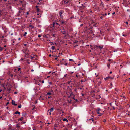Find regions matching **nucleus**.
Returning <instances> with one entry per match:
<instances>
[{
  "label": "nucleus",
  "instance_id": "obj_36",
  "mask_svg": "<svg viewBox=\"0 0 130 130\" xmlns=\"http://www.w3.org/2000/svg\"><path fill=\"white\" fill-rule=\"evenodd\" d=\"M23 118V117H22L21 118H20L19 119H18V120L22 121Z\"/></svg>",
  "mask_w": 130,
  "mask_h": 130
},
{
  "label": "nucleus",
  "instance_id": "obj_28",
  "mask_svg": "<svg viewBox=\"0 0 130 130\" xmlns=\"http://www.w3.org/2000/svg\"><path fill=\"white\" fill-rule=\"evenodd\" d=\"M57 36V35L56 34H53L52 35V36H53V37H55Z\"/></svg>",
  "mask_w": 130,
  "mask_h": 130
},
{
  "label": "nucleus",
  "instance_id": "obj_64",
  "mask_svg": "<svg viewBox=\"0 0 130 130\" xmlns=\"http://www.w3.org/2000/svg\"><path fill=\"white\" fill-rule=\"evenodd\" d=\"M38 37H41V36L40 35H38Z\"/></svg>",
  "mask_w": 130,
  "mask_h": 130
},
{
  "label": "nucleus",
  "instance_id": "obj_41",
  "mask_svg": "<svg viewBox=\"0 0 130 130\" xmlns=\"http://www.w3.org/2000/svg\"><path fill=\"white\" fill-rule=\"evenodd\" d=\"M55 47L54 46H53L51 47V49L52 50H54L55 49Z\"/></svg>",
  "mask_w": 130,
  "mask_h": 130
},
{
  "label": "nucleus",
  "instance_id": "obj_17",
  "mask_svg": "<svg viewBox=\"0 0 130 130\" xmlns=\"http://www.w3.org/2000/svg\"><path fill=\"white\" fill-rule=\"evenodd\" d=\"M29 54V53H25V57H26V58H28V55Z\"/></svg>",
  "mask_w": 130,
  "mask_h": 130
},
{
  "label": "nucleus",
  "instance_id": "obj_2",
  "mask_svg": "<svg viewBox=\"0 0 130 130\" xmlns=\"http://www.w3.org/2000/svg\"><path fill=\"white\" fill-rule=\"evenodd\" d=\"M11 41L13 45H17L19 43V42H18L15 39H12Z\"/></svg>",
  "mask_w": 130,
  "mask_h": 130
},
{
  "label": "nucleus",
  "instance_id": "obj_9",
  "mask_svg": "<svg viewBox=\"0 0 130 130\" xmlns=\"http://www.w3.org/2000/svg\"><path fill=\"white\" fill-rule=\"evenodd\" d=\"M11 86L10 85L8 86L7 89V91L9 92H10L11 90Z\"/></svg>",
  "mask_w": 130,
  "mask_h": 130
},
{
  "label": "nucleus",
  "instance_id": "obj_7",
  "mask_svg": "<svg viewBox=\"0 0 130 130\" xmlns=\"http://www.w3.org/2000/svg\"><path fill=\"white\" fill-rule=\"evenodd\" d=\"M24 3V1H21L20 0H19V1H17L16 2V3L17 4H21L22 3Z\"/></svg>",
  "mask_w": 130,
  "mask_h": 130
},
{
  "label": "nucleus",
  "instance_id": "obj_4",
  "mask_svg": "<svg viewBox=\"0 0 130 130\" xmlns=\"http://www.w3.org/2000/svg\"><path fill=\"white\" fill-rule=\"evenodd\" d=\"M70 1V0H63L62 2L63 3H64L65 4H69Z\"/></svg>",
  "mask_w": 130,
  "mask_h": 130
},
{
  "label": "nucleus",
  "instance_id": "obj_35",
  "mask_svg": "<svg viewBox=\"0 0 130 130\" xmlns=\"http://www.w3.org/2000/svg\"><path fill=\"white\" fill-rule=\"evenodd\" d=\"M101 110V109L99 108H98L96 110L97 112H99V111Z\"/></svg>",
  "mask_w": 130,
  "mask_h": 130
},
{
  "label": "nucleus",
  "instance_id": "obj_40",
  "mask_svg": "<svg viewBox=\"0 0 130 130\" xmlns=\"http://www.w3.org/2000/svg\"><path fill=\"white\" fill-rule=\"evenodd\" d=\"M107 66L108 67L109 69L110 68V64H108L107 65Z\"/></svg>",
  "mask_w": 130,
  "mask_h": 130
},
{
  "label": "nucleus",
  "instance_id": "obj_27",
  "mask_svg": "<svg viewBox=\"0 0 130 130\" xmlns=\"http://www.w3.org/2000/svg\"><path fill=\"white\" fill-rule=\"evenodd\" d=\"M97 113L99 114V116H101L103 115L102 113H100L99 112H98Z\"/></svg>",
  "mask_w": 130,
  "mask_h": 130
},
{
  "label": "nucleus",
  "instance_id": "obj_58",
  "mask_svg": "<svg viewBox=\"0 0 130 130\" xmlns=\"http://www.w3.org/2000/svg\"><path fill=\"white\" fill-rule=\"evenodd\" d=\"M111 60H111V59H108V61H111Z\"/></svg>",
  "mask_w": 130,
  "mask_h": 130
},
{
  "label": "nucleus",
  "instance_id": "obj_56",
  "mask_svg": "<svg viewBox=\"0 0 130 130\" xmlns=\"http://www.w3.org/2000/svg\"><path fill=\"white\" fill-rule=\"evenodd\" d=\"M76 91H77V89L76 88H75V89H74V91H75V92H76Z\"/></svg>",
  "mask_w": 130,
  "mask_h": 130
},
{
  "label": "nucleus",
  "instance_id": "obj_18",
  "mask_svg": "<svg viewBox=\"0 0 130 130\" xmlns=\"http://www.w3.org/2000/svg\"><path fill=\"white\" fill-rule=\"evenodd\" d=\"M54 108H51V109H49L48 110V112L50 111V112H52L54 110Z\"/></svg>",
  "mask_w": 130,
  "mask_h": 130
},
{
  "label": "nucleus",
  "instance_id": "obj_8",
  "mask_svg": "<svg viewBox=\"0 0 130 130\" xmlns=\"http://www.w3.org/2000/svg\"><path fill=\"white\" fill-rule=\"evenodd\" d=\"M53 24L54 27H56L57 25H59V26L60 25L59 23L56 22H53Z\"/></svg>",
  "mask_w": 130,
  "mask_h": 130
},
{
  "label": "nucleus",
  "instance_id": "obj_61",
  "mask_svg": "<svg viewBox=\"0 0 130 130\" xmlns=\"http://www.w3.org/2000/svg\"><path fill=\"white\" fill-rule=\"evenodd\" d=\"M26 14L27 15H28L29 14V13L28 12H27Z\"/></svg>",
  "mask_w": 130,
  "mask_h": 130
},
{
  "label": "nucleus",
  "instance_id": "obj_47",
  "mask_svg": "<svg viewBox=\"0 0 130 130\" xmlns=\"http://www.w3.org/2000/svg\"><path fill=\"white\" fill-rule=\"evenodd\" d=\"M75 102H78V100L77 99H75Z\"/></svg>",
  "mask_w": 130,
  "mask_h": 130
},
{
  "label": "nucleus",
  "instance_id": "obj_63",
  "mask_svg": "<svg viewBox=\"0 0 130 130\" xmlns=\"http://www.w3.org/2000/svg\"><path fill=\"white\" fill-rule=\"evenodd\" d=\"M51 92H52V93H53V90H51Z\"/></svg>",
  "mask_w": 130,
  "mask_h": 130
},
{
  "label": "nucleus",
  "instance_id": "obj_55",
  "mask_svg": "<svg viewBox=\"0 0 130 130\" xmlns=\"http://www.w3.org/2000/svg\"><path fill=\"white\" fill-rule=\"evenodd\" d=\"M78 89L79 90H81L82 89V88H79Z\"/></svg>",
  "mask_w": 130,
  "mask_h": 130
},
{
  "label": "nucleus",
  "instance_id": "obj_38",
  "mask_svg": "<svg viewBox=\"0 0 130 130\" xmlns=\"http://www.w3.org/2000/svg\"><path fill=\"white\" fill-rule=\"evenodd\" d=\"M63 120L64 121H66L67 122H68V120H67V119L66 118L64 119H63Z\"/></svg>",
  "mask_w": 130,
  "mask_h": 130
},
{
  "label": "nucleus",
  "instance_id": "obj_14",
  "mask_svg": "<svg viewBox=\"0 0 130 130\" xmlns=\"http://www.w3.org/2000/svg\"><path fill=\"white\" fill-rule=\"evenodd\" d=\"M61 32L63 34H65L66 33V31L65 30V29H63L62 30Z\"/></svg>",
  "mask_w": 130,
  "mask_h": 130
},
{
  "label": "nucleus",
  "instance_id": "obj_46",
  "mask_svg": "<svg viewBox=\"0 0 130 130\" xmlns=\"http://www.w3.org/2000/svg\"><path fill=\"white\" fill-rule=\"evenodd\" d=\"M69 60L70 61H74V60L73 59H70Z\"/></svg>",
  "mask_w": 130,
  "mask_h": 130
},
{
  "label": "nucleus",
  "instance_id": "obj_1",
  "mask_svg": "<svg viewBox=\"0 0 130 130\" xmlns=\"http://www.w3.org/2000/svg\"><path fill=\"white\" fill-rule=\"evenodd\" d=\"M92 26L95 27L97 26V24H92L91 25H89L90 26L88 27L86 29L87 30L88 32L89 33H93L94 32L92 29Z\"/></svg>",
  "mask_w": 130,
  "mask_h": 130
},
{
  "label": "nucleus",
  "instance_id": "obj_51",
  "mask_svg": "<svg viewBox=\"0 0 130 130\" xmlns=\"http://www.w3.org/2000/svg\"><path fill=\"white\" fill-rule=\"evenodd\" d=\"M96 120H95L94 121V123H95L96 124Z\"/></svg>",
  "mask_w": 130,
  "mask_h": 130
},
{
  "label": "nucleus",
  "instance_id": "obj_32",
  "mask_svg": "<svg viewBox=\"0 0 130 130\" xmlns=\"http://www.w3.org/2000/svg\"><path fill=\"white\" fill-rule=\"evenodd\" d=\"M65 21H61V23L62 24H64L65 23Z\"/></svg>",
  "mask_w": 130,
  "mask_h": 130
},
{
  "label": "nucleus",
  "instance_id": "obj_39",
  "mask_svg": "<svg viewBox=\"0 0 130 130\" xmlns=\"http://www.w3.org/2000/svg\"><path fill=\"white\" fill-rule=\"evenodd\" d=\"M101 83V81H99L98 82V85L99 86H100V84Z\"/></svg>",
  "mask_w": 130,
  "mask_h": 130
},
{
  "label": "nucleus",
  "instance_id": "obj_52",
  "mask_svg": "<svg viewBox=\"0 0 130 130\" xmlns=\"http://www.w3.org/2000/svg\"><path fill=\"white\" fill-rule=\"evenodd\" d=\"M21 69L20 68H18V71H19Z\"/></svg>",
  "mask_w": 130,
  "mask_h": 130
},
{
  "label": "nucleus",
  "instance_id": "obj_6",
  "mask_svg": "<svg viewBox=\"0 0 130 130\" xmlns=\"http://www.w3.org/2000/svg\"><path fill=\"white\" fill-rule=\"evenodd\" d=\"M62 60L63 61V62H62V64H64L65 65L67 66L68 64V63L66 62L67 60H65L64 59H62Z\"/></svg>",
  "mask_w": 130,
  "mask_h": 130
},
{
  "label": "nucleus",
  "instance_id": "obj_53",
  "mask_svg": "<svg viewBox=\"0 0 130 130\" xmlns=\"http://www.w3.org/2000/svg\"><path fill=\"white\" fill-rule=\"evenodd\" d=\"M54 127H57V125H54Z\"/></svg>",
  "mask_w": 130,
  "mask_h": 130
},
{
  "label": "nucleus",
  "instance_id": "obj_29",
  "mask_svg": "<svg viewBox=\"0 0 130 130\" xmlns=\"http://www.w3.org/2000/svg\"><path fill=\"white\" fill-rule=\"evenodd\" d=\"M67 101L69 103H71V102L72 101V100L70 99H68Z\"/></svg>",
  "mask_w": 130,
  "mask_h": 130
},
{
  "label": "nucleus",
  "instance_id": "obj_50",
  "mask_svg": "<svg viewBox=\"0 0 130 130\" xmlns=\"http://www.w3.org/2000/svg\"><path fill=\"white\" fill-rule=\"evenodd\" d=\"M10 75L11 76V77H12L13 76V75L12 74H10Z\"/></svg>",
  "mask_w": 130,
  "mask_h": 130
},
{
  "label": "nucleus",
  "instance_id": "obj_31",
  "mask_svg": "<svg viewBox=\"0 0 130 130\" xmlns=\"http://www.w3.org/2000/svg\"><path fill=\"white\" fill-rule=\"evenodd\" d=\"M31 28V29L33 28H34V26L31 25H30L29 26Z\"/></svg>",
  "mask_w": 130,
  "mask_h": 130
},
{
  "label": "nucleus",
  "instance_id": "obj_3",
  "mask_svg": "<svg viewBox=\"0 0 130 130\" xmlns=\"http://www.w3.org/2000/svg\"><path fill=\"white\" fill-rule=\"evenodd\" d=\"M103 45H94V48H95L96 49H99L100 50L103 48Z\"/></svg>",
  "mask_w": 130,
  "mask_h": 130
},
{
  "label": "nucleus",
  "instance_id": "obj_10",
  "mask_svg": "<svg viewBox=\"0 0 130 130\" xmlns=\"http://www.w3.org/2000/svg\"><path fill=\"white\" fill-rule=\"evenodd\" d=\"M52 94L50 92H48L47 94L46 95H48V98H50L52 97V96H51V95Z\"/></svg>",
  "mask_w": 130,
  "mask_h": 130
},
{
  "label": "nucleus",
  "instance_id": "obj_23",
  "mask_svg": "<svg viewBox=\"0 0 130 130\" xmlns=\"http://www.w3.org/2000/svg\"><path fill=\"white\" fill-rule=\"evenodd\" d=\"M24 3H22L21 4H22L23 7H24L26 5V3L24 2Z\"/></svg>",
  "mask_w": 130,
  "mask_h": 130
},
{
  "label": "nucleus",
  "instance_id": "obj_12",
  "mask_svg": "<svg viewBox=\"0 0 130 130\" xmlns=\"http://www.w3.org/2000/svg\"><path fill=\"white\" fill-rule=\"evenodd\" d=\"M70 96H75V95L73 93V92H71L70 95L68 96V98H69Z\"/></svg>",
  "mask_w": 130,
  "mask_h": 130
},
{
  "label": "nucleus",
  "instance_id": "obj_24",
  "mask_svg": "<svg viewBox=\"0 0 130 130\" xmlns=\"http://www.w3.org/2000/svg\"><path fill=\"white\" fill-rule=\"evenodd\" d=\"M96 99H99L101 98L100 95H99L98 96H96Z\"/></svg>",
  "mask_w": 130,
  "mask_h": 130
},
{
  "label": "nucleus",
  "instance_id": "obj_59",
  "mask_svg": "<svg viewBox=\"0 0 130 130\" xmlns=\"http://www.w3.org/2000/svg\"><path fill=\"white\" fill-rule=\"evenodd\" d=\"M125 124H128V122H126V121H125Z\"/></svg>",
  "mask_w": 130,
  "mask_h": 130
},
{
  "label": "nucleus",
  "instance_id": "obj_30",
  "mask_svg": "<svg viewBox=\"0 0 130 130\" xmlns=\"http://www.w3.org/2000/svg\"><path fill=\"white\" fill-rule=\"evenodd\" d=\"M51 45H56V42H51Z\"/></svg>",
  "mask_w": 130,
  "mask_h": 130
},
{
  "label": "nucleus",
  "instance_id": "obj_21",
  "mask_svg": "<svg viewBox=\"0 0 130 130\" xmlns=\"http://www.w3.org/2000/svg\"><path fill=\"white\" fill-rule=\"evenodd\" d=\"M101 15H102L103 16H106L107 15V14L106 13H105L104 14L103 12H102L101 13Z\"/></svg>",
  "mask_w": 130,
  "mask_h": 130
},
{
  "label": "nucleus",
  "instance_id": "obj_34",
  "mask_svg": "<svg viewBox=\"0 0 130 130\" xmlns=\"http://www.w3.org/2000/svg\"><path fill=\"white\" fill-rule=\"evenodd\" d=\"M36 11L37 12H39L40 11V10L39 8H36Z\"/></svg>",
  "mask_w": 130,
  "mask_h": 130
},
{
  "label": "nucleus",
  "instance_id": "obj_37",
  "mask_svg": "<svg viewBox=\"0 0 130 130\" xmlns=\"http://www.w3.org/2000/svg\"><path fill=\"white\" fill-rule=\"evenodd\" d=\"M130 112H128V113H126V115L127 116L129 117V116L130 115V114L129 113Z\"/></svg>",
  "mask_w": 130,
  "mask_h": 130
},
{
  "label": "nucleus",
  "instance_id": "obj_22",
  "mask_svg": "<svg viewBox=\"0 0 130 130\" xmlns=\"http://www.w3.org/2000/svg\"><path fill=\"white\" fill-rule=\"evenodd\" d=\"M25 61L28 63V64H30V62H29V60L28 59H26V60Z\"/></svg>",
  "mask_w": 130,
  "mask_h": 130
},
{
  "label": "nucleus",
  "instance_id": "obj_19",
  "mask_svg": "<svg viewBox=\"0 0 130 130\" xmlns=\"http://www.w3.org/2000/svg\"><path fill=\"white\" fill-rule=\"evenodd\" d=\"M100 5V6H102L103 7H104V4L103 3L102 1H101V3Z\"/></svg>",
  "mask_w": 130,
  "mask_h": 130
},
{
  "label": "nucleus",
  "instance_id": "obj_25",
  "mask_svg": "<svg viewBox=\"0 0 130 130\" xmlns=\"http://www.w3.org/2000/svg\"><path fill=\"white\" fill-rule=\"evenodd\" d=\"M26 115V113L23 112L22 113V116H24V117H25Z\"/></svg>",
  "mask_w": 130,
  "mask_h": 130
},
{
  "label": "nucleus",
  "instance_id": "obj_33",
  "mask_svg": "<svg viewBox=\"0 0 130 130\" xmlns=\"http://www.w3.org/2000/svg\"><path fill=\"white\" fill-rule=\"evenodd\" d=\"M15 114H18L19 115H20V113L18 111H17L15 113Z\"/></svg>",
  "mask_w": 130,
  "mask_h": 130
},
{
  "label": "nucleus",
  "instance_id": "obj_49",
  "mask_svg": "<svg viewBox=\"0 0 130 130\" xmlns=\"http://www.w3.org/2000/svg\"><path fill=\"white\" fill-rule=\"evenodd\" d=\"M69 91L71 92H72V89H69Z\"/></svg>",
  "mask_w": 130,
  "mask_h": 130
},
{
  "label": "nucleus",
  "instance_id": "obj_20",
  "mask_svg": "<svg viewBox=\"0 0 130 130\" xmlns=\"http://www.w3.org/2000/svg\"><path fill=\"white\" fill-rule=\"evenodd\" d=\"M80 7L81 8H84L85 7V6H84V4H82V6H80Z\"/></svg>",
  "mask_w": 130,
  "mask_h": 130
},
{
  "label": "nucleus",
  "instance_id": "obj_45",
  "mask_svg": "<svg viewBox=\"0 0 130 130\" xmlns=\"http://www.w3.org/2000/svg\"><path fill=\"white\" fill-rule=\"evenodd\" d=\"M14 1L15 2H16L17 1H19V0H12Z\"/></svg>",
  "mask_w": 130,
  "mask_h": 130
},
{
  "label": "nucleus",
  "instance_id": "obj_54",
  "mask_svg": "<svg viewBox=\"0 0 130 130\" xmlns=\"http://www.w3.org/2000/svg\"><path fill=\"white\" fill-rule=\"evenodd\" d=\"M100 18L101 19H102L103 18V16H101L100 17Z\"/></svg>",
  "mask_w": 130,
  "mask_h": 130
},
{
  "label": "nucleus",
  "instance_id": "obj_13",
  "mask_svg": "<svg viewBox=\"0 0 130 130\" xmlns=\"http://www.w3.org/2000/svg\"><path fill=\"white\" fill-rule=\"evenodd\" d=\"M124 2L127 5H128L130 4V3L129 2V3H128V2L127 1H126V0H123ZM128 2H129V1H128Z\"/></svg>",
  "mask_w": 130,
  "mask_h": 130
},
{
  "label": "nucleus",
  "instance_id": "obj_44",
  "mask_svg": "<svg viewBox=\"0 0 130 130\" xmlns=\"http://www.w3.org/2000/svg\"><path fill=\"white\" fill-rule=\"evenodd\" d=\"M27 32H25L24 33V34L23 36H26V34H27Z\"/></svg>",
  "mask_w": 130,
  "mask_h": 130
},
{
  "label": "nucleus",
  "instance_id": "obj_62",
  "mask_svg": "<svg viewBox=\"0 0 130 130\" xmlns=\"http://www.w3.org/2000/svg\"><path fill=\"white\" fill-rule=\"evenodd\" d=\"M115 14V12H114L113 13H112V14L113 15H114V14Z\"/></svg>",
  "mask_w": 130,
  "mask_h": 130
},
{
  "label": "nucleus",
  "instance_id": "obj_11",
  "mask_svg": "<svg viewBox=\"0 0 130 130\" xmlns=\"http://www.w3.org/2000/svg\"><path fill=\"white\" fill-rule=\"evenodd\" d=\"M63 12V11L62 10H61L59 12V15H60V17L62 18L63 17V16L62 15V14Z\"/></svg>",
  "mask_w": 130,
  "mask_h": 130
},
{
  "label": "nucleus",
  "instance_id": "obj_15",
  "mask_svg": "<svg viewBox=\"0 0 130 130\" xmlns=\"http://www.w3.org/2000/svg\"><path fill=\"white\" fill-rule=\"evenodd\" d=\"M12 104L14 105V106H17V104H16L15 103V101H14L13 100H12Z\"/></svg>",
  "mask_w": 130,
  "mask_h": 130
},
{
  "label": "nucleus",
  "instance_id": "obj_57",
  "mask_svg": "<svg viewBox=\"0 0 130 130\" xmlns=\"http://www.w3.org/2000/svg\"><path fill=\"white\" fill-rule=\"evenodd\" d=\"M41 82L42 83H44V80H43L41 81Z\"/></svg>",
  "mask_w": 130,
  "mask_h": 130
},
{
  "label": "nucleus",
  "instance_id": "obj_26",
  "mask_svg": "<svg viewBox=\"0 0 130 130\" xmlns=\"http://www.w3.org/2000/svg\"><path fill=\"white\" fill-rule=\"evenodd\" d=\"M89 120L90 121L92 120V122L94 123V120L93 119V118H91V119H89Z\"/></svg>",
  "mask_w": 130,
  "mask_h": 130
},
{
  "label": "nucleus",
  "instance_id": "obj_60",
  "mask_svg": "<svg viewBox=\"0 0 130 130\" xmlns=\"http://www.w3.org/2000/svg\"><path fill=\"white\" fill-rule=\"evenodd\" d=\"M110 0H105V1L107 2L108 1H109Z\"/></svg>",
  "mask_w": 130,
  "mask_h": 130
},
{
  "label": "nucleus",
  "instance_id": "obj_48",
  "mask_svg": "<svg viewBox=\"0 0 130 130\" xmlns=\"http://www.w3.org/2000/svg\"><path fill=\"white\" fill-rule=\"evenodd\" d=\"M106 121V120L105 119H104L103 120V122H105Z\"/></svg>",
  "mask_w": 130,
  "mask_h": 130
},
{
  "label": "nucleus",
  "instance_id": "obj_43",
  "mask_svg": "<svg viewBox=\"0 0 130 130\" xmlns=\"http://www.w3.org/2000/svg\"><path fill=\"white\" fill-rule=\"evenodd\" d=\"M71 82V80H70L69 81H68L67 82V83H68V84H69Z\"/></svg>",
  "mask_w": 130,
  "mask_h": 130
},
{
  "label": "nucleus",
  "instance_id": "obj_42",
  "mask_svg": "<svg viewBox=\"0 0 130 130\" xmlns=\"http://www.w3.org/2000/svg\"><path fill=\"white\" fill-rule=\"evenodd\" d=\"M21 104H20V105H18V108H21Z\"/></svg>",
  "mask_w": 130,
  "mask_h": 130
},
{
  "label": "nucleus",
  "instance_id": "obj_5",
  "mask_svg": "<svg viewBox=\"0 0 130 130\" xmlns=\"http://www.w3.org/2000/svg\"><path fill=\"white\" fill-rule=\"evenodd\" d=\"M114 76H113V77H112L111 76H108V77H107L105 78H104V79L105 80H107L109 79H113L114 78Z\"/></svg>",
  "mask_w": 130,
  "mask_h": 130
},
{
  "label": "nucleus",
  "instance_id": "obj_16",
  "mask_svg": "<svg viewBox=\"0 0 130 130\" xmlns=\"http://www.w3.org/2000/svg\"><path fill=\"white\" fill-rule=\"evenodd\" d=\"M23 9L21 8V7H20L19 8V13H21L22 12V11Z\"/></svg>",
  "mask_w": 130,
  "mask_h": 130
}]
</instances>
